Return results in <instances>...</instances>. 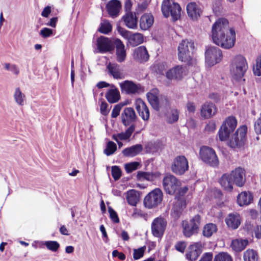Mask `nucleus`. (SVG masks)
Listing matches in <instances>:
<instances>
[{"instance_id":"c85d7f7f","label":"nucleus","mask_w":261,"mask_h":261,"mask_svg":"<svg viewBox=\"0 0 261 261\" xmlns=\"http://www.w3.org/2000/svg\"><path fill=\"white\" fill-rule=\"evenodd\" d=\"M133 56L135 60L140 62L147 61L149 57L146 47L144 46H140L135 49Z\"/></svg>"},{"instance_id":"f3484780","label":"nucleus","mask_w":261,"mask_h":261,"mask_svg":"<svg viewBox=\"0 0 261 261\" xmlns=\"http://www.w3.org/2000/svg\"><path fill=\"white\" fill-rule=\"evenodd\" d=\"M171 210V214L175 219L179 217L183 210L186 207V202L184 198L175 197Z\"/></svg>"},{"instance_id":"4be33fe9","label":"nucleus","mask_w":261,"mask_h":261,"mask_svg":"<svg viewBox=\"0 0 261 261\" xmlns=\"http://www.w3.org/2000/svg\"><path fill=\"white\" fill-rule=\"evenodd\" d=\"M161 95L160 94L159 90L156 88L151 89L146 94L149 102L152 107L156 111H159V103Z\"/></svg>"},{"instance_id":"052dcab7","label":"nucleus","mask_w":261,"mask_h":261,"mask_svg":"<svg viewBox=\"0 0 261 261\" xmlns=\"http://www.w3.org/2000/svg\"><path fill=\"white\" fill-rule=\"evenodd\" d=\"M216 128V123L213 121H210L205 126V130L208 133L214 132Z\"/></svg>"},{"instance_id":"9d476101","label":"nucleus","mask_w":261,"mask_h":261,"mask_svg":"<svg viewBox=\"0 0 261 261\" xmlns=\"http://www.w3.org/2000/svg\"><path fill=\"white\" fill-rule=\"evenodd\" d=\"M247 132V127L246 125H242L238 128L230 140V146L233 148L243 146L246 141Z\"/></svg>"},{"instance_id":"aec40b11","label":"nucleus","mask_w":261,"mask_h":261,"mask_svg":"<svg viewBox=\"0 0 261 261\" xmlns=\"http://www.w3.org/2000/svg\"><path fill=\"white\" fill-rule=\"evenodd\" d=\"M136 109L139 115L144 121H147L149 118V110L146 103L141 98H138L135 101Z\"/></svg>"},{"instance_id":"603ef678","label":"nucleus","mask_w":261,"mask_h":261,"mask_svg":"<svg viewBox=\"0 0 261 261\" xmlns=\"http://www.w3.org/2000/svg\"><path fill=\"white\" fill-rule=\"evenodd\" d=\"M139 165V163L137 162H132L125 165V169L127 173H131L136 170Z\"/></svg>"},{"instance_id":"e2e57ef3","label":"nucleus","mask_w":261,"mask_h":261,"mask_svg":"<svg viewBox=\"0 0 261 261\" xmlns=\"http://www.w3.org/2000/svg\"><path fill=\"white\" fill-rule=\"evenodd\" d=\"M254 130L256 134H261V114L260 117L254 123Z\"/></svg>"},{"instance_id":"2eb2a0df","label":"nucleus","mask_w":261,"mask_h":261,"mask_svg":"<svg viewBox=\"0 0 261 261\" xmlns=\"http://www.w3.org/2000/svg\"><path fill=\"white\" fill-rule=\"evenodd\" d=\"M203 245L201 242H196L189 247V251L186 254L187 258L191 261L197 259L202 251Z\"/></svg>"},{"instance_id":"de8ad7c7","label":"nucleus","mask_w":261,"mask_h":261,"mask_svg":"<svg viewBox=\"0 0 261 261\" xmlns=\"http://www.w3.org/2000/svg\"><path fill=\"white\" fill-rule=\"evenodd\" d=\"M43 245H44L46 248L53 252L57 251L60 245L57 241H48L44 242Z\"/></svg>"},{"instance_id":"c756f323","label":"nucleus","mask_w":261,"mask_h":261,"mask_svg":"<svg viewBox=\"0 0 261 261\" xmlns=\"http://www.w3.org/2000/svg\"><path fill=\"white\" fill-rule=\"evenodd\" d=\"M126 26L132 29L137 27L138 18L135 13L132 12H127L122 18Z\"/></svg>"},{"instance_id":"09e8293b","label":"nucleus","mask_w":261,"mask_h":261,"mask_svg":"<svg viewBox=\"0 0 261 261\" xmlns=\"http://www.w3.org/2000/svg\"><path fill=\"white\" fill-rule=\"evenodd\" d=\"M146 246H144L138 249H133V258L135 260H138L142 257L146 250Z\"/></svg>"},{"instance_id":"393cba45","label":"nucleus","mask_w":261,"mask_h":261,"mask_svg":"<svg viewBox=\"0 0 261 261\" xmlns=\"http://www.w3.org/2000/svg\"><path fill=\"white\" fill-rule=\"evenodd\" d=\"M114 43L116 46L117 61L119 63H122L125 61L126 55L124 45L119 39H116Z\"/></svg>"},{"instance_id":"f257e3e1","label":"nucleus","mask_w":261,"mask_h":261,"mask_svg":"<svg viewBox=\"0 0 261 261\" xmlns=\"http://www.w3.org/2000/svg\"><path fill=\"white\" fill-rule=\"evenodd\" d=\"M212 37L214 43L225 49L232 48L236 42L235 31L224 18L218 19L213 25Z\"/></svg>"},{"instance_id":"bf43d9fd","label":"nucleus","mask_w":261,"mask_h":261,"mask_svg":"<svg viewBox=\"0 0 261 261\" xmlns=\"http://www.w3.org/2000/svg\"><path fill=\"white\" fill-rule=\"evenodd\" d=\"M122 107V106L120 104L116 105L112 110L111 117L112 118H116L117 116H118Z\"/></svg>"},{"instance_id":"0e129e2a","label":"nucleus","mask_w":261,"mask_h":261,"mask_svg":"<svg viewBox=\"0 0 261 261\" xmlns=\"http://www.w3.org/2000/svg\"><path fill=\"white\" fill-rule=\"evenodd\" d=\"M145 216V214L139 210L135 208L133 214H132V217L134 219H137L139 218H142Z\"/></svg>"},{"instance_id":"8fccbe9b","label":"nucleus","mask_w":261,"mask_h":261,"mask_svg":"<svg viewBox=\"0 0 261 261\" xmlns=\"http://www.w3.org/2000/svg\"><path fill=\"white\" fill-rule=\"evenodd\" d=\"M253 71L255 75H261V56L256 59V65L253 66Z\"/></svg>"},{"instance_id":"2f4dec72","label":"nucleus","mask_w":261,"mask_h":261,"mask_svg":"<svg viewBox=\"0 0 261 261\" xmlns=\"http://www.w3.org/2000/svg\"><path fill=\"white\" fill-rule=\"evenodd\" d=\"M253 201V196L249 192H242L237 197V201L239 205L243 206L249 204Z\"/></svg>"},{"instance_id":"a878e982","label":"nucleus","mask_w":261,"mask_h":261,"mask_svg":"<svg viewBox=\"0 0 261 261\" xmlns=\"http://www.w3.org/2000/svg\"><path fill=\"white\" fill-rule=\"evenodd\" d=\"M241 217L237 213L229 214L225 219L227 226L232 229H236L241 224Z\"/></svg>"},{"instance_id":"bb28decb","label":"nucleus","mask_w":261,"mask_h":261,"mask_svg":"<svg viewBox=\"0 0 261 261\" xmlns=\"http://www.w3.org/2000/svg\"><path fill=\"white\" fill-rule=\"evenodd\" d=\"M188 16L193 20H196L202 13L201 8L195 2H191L187 6Z\"/></svg>"},{"instance_id":"39448f33","label":"nucleus","mask_w":261,"mask_h":261,"mask_svg":"<svg viewBox=\"0 0 261 261\" xmlns=\"http://www.w3.org/2000/svg\"><path fill=\"white\" fill-rule=\"evenodd\" d=\"M161 10L164 17L167 18L171 16L174 21L180 17L181 7L174 0H164Z\"/></svg>"},{"instance_id":"473e14b6","label":"nucleus","mask_w":261,"mask_h":261,"mask_svg":"<svg viewBox=\"0 0 261 261\" xmlns=\"http://www.w3.org/2000/svg\"><path fill=\"white\" fill-rule=\"evenodd\" d=\"M154 21L153 16L150 14H144L140 20V27L142 30H146L153 24Z\"/></svg>"},{"instance_id":"3c124183","label":"nucleus","mask_w":261,"mask_h":261,"mask_svg":"<svg viewBox=\"0 0 261 261\" xmlns=\"http://www.w3.org/2000/svg\"><path fill=\"white\" fill-rule=\"evenodd\" d=\"M190 223L191 225L193 226L198 230L201 223V217L200 215H196L194 216L190 220Z\"/></svg>"},{"instance_id":"a18cd8bd","label":"nucleus","mask_w":261,"mask_h":261,"mask_svg":"<svg viewBox=\"0 0 261 261\" xmlns=\"http://www.w3.org/2000/svg\"><path fill=\"white\" fill-rule=\"evenodd\" d=\"M116 149V144L112 141H109L107 143L106 149L104 150V153L107 155L109 156L113 154Z\"/></svg>"},{"instance_id":"338daca9","label":"nucleus","mask_w":261,"mask_h":261,"mask_svg":"<svg viewBox=\"0 0 261 261\" xmlns=\"http://www.w3.org/2000/svg\"><path fill=\"white\" fill-rule=\"evenodd\" d=\"M213 254L212 252H206L203 254L199 261H212Z\"/></svg>"},{"instance_id":"c03bdc74","label":"nucleus","mask_w":261,"mask_h":261,"mask_svg":"<svg viewBox=\"0 0 261 261\" xmlns=\"http://www.w3.org/2000/svg\"><path fill=\"white\" fill-rule=\"evenodd\" d=\"M112 30V26L108 20H105L100 24V27L98 29V31L105 34H108L109 32H111Z\"/></svg>"},{"instance_id":"6e6d98bb","label":"nucleus","mask_w":261,"mask_h":261,"mask_svg":"<svg viewBox=\"0 0 261 261\" xmlns=\"http://www.w3.org/2000/svg\"><path fill=\"white\" fill-rule=\"evenodd\" d=\"M108 211L112 221L115 223H119V219L116 212L111 207L108 208Z\"/></svg>"},{"instance_id":"f8f14e48","label":"nucleus","mask_w":261,"mask_h":261,"mask_svg":"<svg viewBox=\"0 0 261 261\" xmlns=\"http://www.w3.org/2000/svg\"><path fill=\"white\" fill-rule=\"evenodd\" d=\"M189 169L188 161L184 155L176 156L171 165V170L177 175H182Z\"/></svg>"},{"instance_id":"864d4df0","label":"nucleus","mask_w":261,"mask_h":261,"mask_svg":"<svg viewBox=\"0 0 261 261\" xmlns=\"http://www.w3.org/2000/svg\"><path fill=\"white\" fill-rule=\"evenodd\" d=\"M230 134V133L228 131L225 129L224 128H222L221 126L218 132L219 139L222 141L226 140Z\"/></svg>"},{"instance_id":"37998d69","label":"nucleus","mask_w":261,"mask_h":261,"mask_svg":"<svg viewBox=\"0 0 261 261\" xmlns=\"http://www.w3.org/2000/svg\"><path fill=\"white\" fill-rule=\"evenodd\" d=\"M179 112L177 109H172L170 113L167 115V121L169 123H173L178 120Z\"/></svg>"},{"instance_id":"c9c22d12","label":"nucleus","mask_w":261,"mask_h":261,"mask_svg":"<svg viewBox=\"0 0 261 261\" xmlns=\"http://www.w3.org/2000/svg\"><path fill=\"white\" fill-rule=\"evenodd\" d=\"M237 124V121L236 119L231 116L228 117L223 122L221 126L230 133L234 130Z\"/></svg>"},{"instance_id":"58836bf2","label":"nucleus","mask_w":261,"mask_h":261,"mask_svg":"<svg viewBox=\"0 0 261 261\" xmlns=\"http://www.w3.org/2000/svg\"><path fill=\"white\" fill-rule=\"evenodd\" d=\"M217 230V226L213 223H208L204 225L203 228L202 234L206 237L210 238Z\"/></svg>"},{"instance_id":"5fc2aeb1","label":"nucleus","mask_w":261,"mask_h":261,"mask_svg":"<svg viewBox=\"0 0 261 261\" xmlns=\"http://www.w3.org/2000/svg\"><path fill=\"white\" fill-rule=\"evenodd\" d=\"M112 175L115 180L119 179L121 176V171L117 166H113L112 168Z\"/></svg>"},{"instance_id":"4c0bfd02","label":"nucleus","mask_w":261,"mask_h":261,"mask_svg":"<svg viewBox=\"0 0 261 261\" xmlns=\"http://www.w3.org/2000/svg\"><path fill=\"white\" fill-rule=\"evenodd\" d=\"M182 226L183 234L186 237L189 238L198 232V230L187 221L184 222Z\"/></svg>"},{"instance_id":"dca6fc26","label":"nucleus","mask_w":261,"mask_h":261,"mask_svg":"<svg viewBox=\"0 0 261 261\" xmlns=\"http://www.w3.org/2000/svg\"><path fill=\"white\" fill-rule=\"evenodd\" d=\"M107 69L109 74L115 79L121 80L125 77V74L122 69L117 63H109L107 66Z\"/></svg>"},{"instance_id":"9b49d317","label":"nucleus","mask_w":261,"mask_h":261,"mask_svg":"<svg viewBox=\"0 0 261 261\" xmlns=\"http://www.w3.org/2000/svg\"><path fill=\"white\" fill-rule=\"evenodd\" d=\"M118 31L122 36L128 40L132 46H137L144 41L143 36L140 33H133L120 27L118 28Z\"/></svg>"},{"instance_id":"a19ab883","label":"nucleus","mask_w":261,"mask_h":261,"mask_svg":"<svg viewBox=\"0 0 261 261\" xmlns=\"http://www.w3.org/2000/svg\"><path fill=\"white\" fill-rule=\"evenodd\" d=\"M155 178L154 174L152 173L138 171L137 175V178L140 181H153Z\"/></svg>"},{"instance_id":"e433bc0d","label":"nucleus","mask_w":261,"mask_h":261,"mask_svg":"<svg viewBox=\"0 0 261 261\" xmlns=\"http://www.w3.org/2000/svg\"><path fill=\"white\" fill-rule=\"evenodd\" d=\"M248 241L246 240L236 239L232 241L231 247L237 252L243 250L248 245Z\"/></svg>"},{"instance_id":"13d9d810","label":"nucleus","mask_w":261,"mask_h":261,"mask_svg":"<svg viewBox=\"0 0 261 261\" xmlns=\"http://www.w3.org/2000/svg\"><path fill=\"white\" fill-rule=\"evenodd\" d=\"M108 105L105 101H101L100 106V112L104 116L108 114L109 110L108 109Z\"/></svg>"},{"instance_id":"20e7f679","label":"nucleus","mask_w":261,"mask_h":261,"mask_svg":"<svg viewBox=\"0 0 261 261\" xmlns=\"http://www.w3.org/2000/svg\"><path fill=\"white\" fill-rule=\"evenodd\" d=\"M194 48V43L193 41L188 39L183 40L179 44L178 47V59L188 65L192 64L194 62L192 54Z\"/></svg>"},{"instance_id":"4468645a","label":"nucleus","mask_w":261,"mask_h":261,"mask_svg":"<svg viewBox=\"0 0 261 261\" xmlns=\"http://www.w3.org/2000/svg\"><path fill=\"white\" fill-rule=\"evenodd\" d=\"M119 86L122 93L127 94H137L142 91L141 86L132 81L126 80L120 83Z\"/></svg>"},{"instance_id":"a211bd4d","label":"nucleus","mask_w":261,"mask_h":261,"mask_svg":"<svg viewBox=\"0 0 261 261\" xmlns=\"http://www.w3.org/2000/svg\"><path fill=\"white\" fill-rule=\"evenodd\" d=\"M186 74V70L185 67L182 66H176L166 72V77L169 80L175 79L181 80Z\"/></svg>"},{"instance_id":"4d7b16f0","label":"nucleus","mask_w":261,"mask_h":261,"mask_svg":"<svg viewBox=\"0 0 261 261\" xmlns=\"http://www.w3.org/2000/svg\"><path fill=\"white\" fill-rule=\"evenodd\" d=\"M53 34V30L47 28H44L40 31V35L44 38L50 37Z\"/></svg>"},{"instance_id":"ddd939ff","label":"nucleus","mask_w":261,"mask_h":261,"mask_svg":"<svg viewBox=\"0 0 261 261\" xmlns=\"http://www.w3.org/2000/svg\"><path fill=\"white\" fill-rule=\"evenodd\" d=\"M167 222L161 217L156 218L151 224V232L156 238H161L166 229Z\"/></svg>"},{"instance_id":"79ce46f5","label":"nucleus","mask_w":261,"mask_h":261,"mask_svg":"<svg viewBox=\"0 0 261 261\" xmlns=\"http://www.w3.org/2000/svg\"><path fill=\"white\" fill-rule=\"evenodd\" d=\"M170 100L165 95L160 96V100L159 103V111L160 109L166 110L170 108Z\"/></svg>"},{"instance_id":"69168bd1","label":"nucleus","mask_w":261,"mask_h":261,"mask_svg":"<svg viewBox=\"0 0 261 261\" xmlns=\"http://www.w3.org/2000/svg\"><path fill=\"white\" fill-rule=\"evenodd\" d=\"M25 96L17 89V103L23 106L24 103Z\"/></svg>"},{"instance_id":"f704fd0d","label":"nucleus","mask_w":261,"mask_h":261,"mask_svg":"<svg viewBox=\"0 0 261 261\" xmlns=\"http://www.w3.org/2000/svg\"><path fill=\"white\" fill-rule=\"evenodd\" d=\"M126 199L128 203L132 206H136L139 201V194L135 190H130L126 193Z\"/></svg>"},{"instance_id":"cd10ccee","label":"nucleus","mask_w":261,"mask_h":261,"mask_svg":"<svg viewBox=\"0 0 261 261\" xmlns=\"http://www.w3.org/2000/svg\"><path fill=\"white\" fill-rule=\"evenodd\" d=\"M105 97L107 100L111 103L118 102L120 98V94L119 90L114 85H111L109 89L106 93Z\"/></svg>"},{"instance_id":"b1692460","label":"nucleus","mask_w":261,"mask_h":261,"mask_svg":"<svg viewBox=\"0 0 261 261\" xmlns=\"http://www.w3.org/2000/svg\"><path fill=\"white\" fill-rule=\"evenodd\" d=\"M217 109L212 102H205L201 107V115L204 118H210L215 115Z\"/></svg>"},{"instance_id":"412c9836","label":"nucleus","mask_w":261,"mask_h":261,"mask_svg":"<svg viewBox=\"0 0 261 261\" xmlns=\"http://www.w3.org/2000/svg\"><path fill=\"white\" fill-rule=\"evenodd\" d=\"M137 118V115L132 108H126L121 114L122 122L125 126L129 125L134 122Z\"/></svg>"},{"instance_id":"49530a36","label":"nucleus","mask_w":261,"mask_h":261,"mask_svg":"<svg viewBox=\"0 0 261 261\" xmlns=\"http://www.w3.org/2000/svg\"><path fill=\"white\" fill-rule=\"evenodd\" d=\"M214 261H232V258L228 253L222 252L215 256Z\"/></svg>"},{"instance_id":"72a5a7b5","label":"nucleus","mask_w":261,"mask_h":261,"mask_svg":"<svg viewBox=\"0 0 261 261\" xmlns=\"http://www.w3.org/2000/svg\"><path fill=\"white\" fill-rule=\"evenodd\" d=\"M135 129V125L132 124L126 130L125 132L113 135L112 138L115 141L126 140L130 137L132 134L134 132Z\"/></svg>"},{"instance_id":"7c9ffc66","label":"nucleus","mask_w":261,"mask_h":261,"mask_svg":"<svg viewBox=\"0 0 261 261\" xmlns=\"http://www.w3.org/2000/svg\"><path fill=\"white\" fill-rule=\"evenodd\" d=\"M143 150V146L141 144H136L125 148L122 153L126 157H134L139 154Z\"/></svg>"},{"instance_id":"f03ea898","label":"nucleus","mask_w":261,"mask_h":261,"mask_svg":"<svg viewBox=\"0 0 261 261\" xmlns=\"http://www.w3.org/2000/svg\"><path fill=\"white\" fill-rule=\"evenodd\" d=\"M246 182V174L244 169L237 167L232 170L230 173L224 174L219 179V183L223 189L231 192L233 190V185L243 187Z\"/></svg>"},{"instance_id":"0eeeda50","label":"nucleus","mask_w":261,"mask_h":261,"mask_svg":"<svg viewBox=\"0 0 261 261\" xmlns=\"http://www.w3.org/2000/svg\"><path fill=\"white\" fill-rule=\"evenodd\" d=\"M200 158L206 164L213 167L219 165V160L215 150L207 146H202L200 149Z\"/></svg>"},{"instance_id":"7ed1b4c3","label":"nucleus","mask_w":261,"mask_h":261,"mask_svg":"<svg viewBox=\"0 0 261 261\" xmlns=\"http://www.w3.org/2000/svg\"><path fill=\"white\" fill-rule=\"evenodd\" d=\"M248 68L246 58L242 55H237L232 59L230 67V72L232 78L236 80L242 79Z\"/></svg>"},{"instance_id":"ea45409f","label":"nucleus","mask_w":261,"mask_h":261,"mask_svg":"<svg viewBox=\"0 0 261 261\" xmlns=\"http://www.w3.org/2000/svg\"><path fill=\"white\" fill-rule=\"evenodd\" d=\"M243 258L244 261H258V254L253 249H247L244 252Z\"/></svg>"},{"instance_id":"5701e85b","label":"nucleus","mask_w":261,"mask_h":261,"mask_svg":"<svg viewBox=\"0 0 261 261\" xmlns=\"http://www.w3.org/2000/svg\"><path fill=\"white\" fill-rule=\"evenodd\" d=\"M108 14L113 18L116 17L119 14L121 4L118 0H111L107 5Z\"/></svg>"},{"instance_id":"774afa93","label":"nucleus","mask_w":261,"mask_h":261,"mask_svg":"<svg viewBox=\"0 0 261 261\" xmlns=\"http://www.w3.org/2000/svg\"><path fill=\"white\" fill-rule=\"evenodd\" d=\"M254 233L256 238L261 239V225H258L254 228Z\"/></svg>"},{"instance_id":"6ab92c4d","label":"nucleus","mask_w":261,"mask_h":261,"mask_svg":"<svg viewBox=\"0 0 261 261\" xmlns=\"http://www.w3.org/2000/svg\"><path fill=\"white\" fill-rule=\"evenodd\" d=\"M114 48L112 41L108 38L101 36L97 40V49L98 52L105 53L110 51Z\"/></svg>"},{"instance_id":"680f3d73","label":"nucleus","mask_w":261,"mask_h":261,"mask_svg":"<svg viewBox=\"0 0 261 261\" xmlns=\"http://www.w3.org/2000/svg\"><path fill=\"white\" fill-rule=\"evenodd\" d=\"M175 247L177 251L183 253L186 247V244L185 242H179L175 244Z\"/></svg>"},{"instance_id":"423d86ee","label":"nucleus","mask_w":261,"mask_h":261,"mask_svg":"<svg viewBox=\"0 0 261 261\" xmlns=\"http://www.w3.org/2000/svg\"><path fill=\"white\" fill-rule=\"evenodd\" d=\"M163 194L159 188H155L149 192L144 198V206L148 208L156 207L163 200Z\"/></svg>"},{"instance_id":"6e6552de","label":"nucleus","mask_w":261,"mask_h":261,"mask_svg":"<svg viewBox=\"0 0 261 261\" xmlns=\"http://www.w3.org/2000/svg\"><path fill=\"white\" fill-rule=\"evenodd\" d=\"M163 186L166 193L173 195L181 186L180 181L174 176L168 174L163 179Z\"/></svg>"},{"instance_id":"1a4fd4ad","label":"nucleus","mask_w":261,"mask_h":261,"mask_svg":"<svg viewBox=\"0 0 261 261\" xmlns=\"http://www.w3.org/2000/svg\"><path fill=\"white\" fill-rule=\"evenodd\" d=\"M205 62L209 66H212L220 62L222 53L220 48L215 46H209L205 51Z\"/></svg>"}]
</instances>
